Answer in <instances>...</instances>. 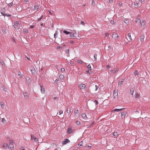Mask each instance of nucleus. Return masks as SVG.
Listing matches in <instances>:
<instances>
[{"label":"nucleus","instance_id":"79ce46f5","mask_svg":"<svg viewBox=\"0 0 150 150\" xmlns=\"http://www.w3.org/2000/svg\"><path fill=\"white\" fill-rule=\"evenodd\" d=\"M13 4V2H11L8 4V6H12Z\"/></svg>","mask_w":150,"mask_h":150},{"label":"nucleus","instance_id":"49530a36","mask_svg":"<svg viewBox=\"0 0 150 150\" xmlns=\"http://www.w3.org/2000/svg\"><path fill=\"white\" fill-rule=\"evenodd\" d=\"M1 121H2V122L3 123H4V122H5L6 121L5 119L4 118L2 119Z\"/></svg>","mask_w":150,"mask_h":150},{"label":"nucleus","instance_id":"13d9d810","mask_svg":"<svg viewBox=\"0 0 150 150\" xmlns=\"http://www.w3.org/2000/svg\"><path fill=\"white\" fill-rule=\"evenodd\" d=\"M6 16H11V14H8V13H7L6 14Z\"/></svg>","mask_w":150,"mask_h":150},{"label":"nucleus","instance_id":"f3484780","mask_svg":"<svg viewBox=\"0 0 150 150\" xmlns=\"http://www.w3.org/2000/svg\"><path fill=\"white\" fill-rule=\"evenodd\" d=\"M127 113L126 112H122L121 113V117L122 118H125V115Z\"/></svg>","mask_w":150,"mask_h":150},{"label":"nucleus","instance_id":"f257e3e1","mask_svg":"<svg viewBox=\"0 0 150 150\" xmlns=\"http://www.w3.org/2000/svg\"><path fill=\"white\" fill-rule=\"evenodd\" d=\"M71 32H70V36L71 38H76V33L75 30H72Z\"/></svg>","mask_w":150,"mask_h":150},{"label":"nucleus","instance_id":"20e7f679","mask_svg":"<svg viewBox=\"0 0 150 150\" xmlns=\"http://www.w3.org/2000/svg\"><path fill=\"white\" fill-rule=\"evenodd\" d=\"M113 95L115 98H118V90H115L113 92Z\"/></svg>","mask_w":150,"mask_h":150},{"label":"nucleus","instance_id":"72a5a7b5","mask_svg":"<svg viewBox=\"0 0 150 150\" xmlns=\"http://www.w3.org/2000/svg\"><path fill=\"white\" fill-rule=\"evenodd\" d=\"M59 78L62 79L64 78V76L62 75L61 74L59 76Z\"/></svg>","mask_w":150,"mask_h":150},{"label":"nucleus","instance_id":"ea45409f","mask_svg":"<svg viewBox=\"0 0 150 150\" xmlns=\"http://www.w3.org/2000/svg\"><path fill=\"white\" fill-rule=\"evenodd\" d=\"M92 4L93 6H95V1L94 0L92 1Z\"/></svg>","mask_w":150,"mask_h":150},{"label":"nucleus","instance_id":"7c9ffc66","mask_svg":"<svg viewBox=\"0 0 150 150\" xmlns=\"http://www.w3.org/2000/svg\"><path fill=\"white\" fill-rule=\"evenodd\" d=\"M75 123L76 125H79L81 124L80 122L78 120H76L75 122Z\"/></svg>","mask_w":150,"mask_h":150},{"label":"nucleus","instance_id":"2eb2a0df","mask_svg":"<svg viewBox=\"0 0 150 150\" xmlns=\"http://www.w3.org/2000/svg\"><path fill=\"white\" fill-rule=\"evenodd\" d=\"M82 117L85 120H86L88 118L86 114L84 113L82 114Z\"/></svg>","mask_w":150,"mask_h":150},{"label":"nucleus","instance_id":"c9c22d12","mask_svg":"<svg viewBox=\"0 0 150 150\" xmlns=\"http://www.w3.org/2000/svg\"><path fill=\"white\" fill-rule=\"evenodd\" d=\"M124 22L126 24H128L129 23L128 21L126 19H125L124 20Z\"/></svg>","mask_w":150,"mask_h":150},{"label":"nucleus","instance_id":"a211bd4d","mask_svg":"<svg viewBox=\"0 0 150 150\" xmlns=\"http://www.w3.org/2000/svg\"><path fill=\"white\" fill-rule=\"evenodd\" d=\"M67 112L68 114V115H69L70 116H71V115H70V114L71 113V110L70 108H67Z\"/></svg>","mask_w":150,"mask_h":150},{"label":"nucleus","instance_id":"cd10ccee","mask_svg":"<svg viewBox=\"0 0 150 150\" xmlns=\"http://www.w3.org/2000/svg\"><path fill=\"white\" fill-rule=\"evenodd\" d=\"M2 145L3 147L5 148L8 145L7 143H4V144H2Z\"/></svg>","mask_w":150,"mask_h":150},{"label":"nucleus","instance_id":"3c124183","mask_svg":"<svg viewBox=\"0 0 150 150\" xmlns=\"http://www.w3.org/2000/svg\"><path fill=\"white\" fill-rule=\"evenodd\" d=\"M94 123V121H92L91 122V125H90V127H90L92 125H93Z\"/></svg>","mask_w":150,"mask_h":150},{"label":"nucleus","instance_id":"bb28decb","mask_svg":"<svg viewBox=\"0 0 150 150\" xmlns=\"http://www.w3.org/2000/svg\"><path fill=\"white\" fill-rule=\"evenodd\" d=\"M0 104L1 107L2 108H4V104L3 102H1L0 103Z\"/></svg>","mask_w":150,"mask_h":150},{"label":"nucleus","instance_id":"a19ab883","mask_svg":"<svg viewBox=\"0 0 150 150\" xmlns=\"http://www.w3.org/2000/svg\"><path fill=\"white\" fill-rule=\"evenodd\" d=\"M43 17V16L42 15L40 18H38V21H40L42 18Z\"/></svg>","mask_w":150,"mask_h":150},{"label":"nucleus","instance_id":"5fc2aeb1","mask_svg":"<svg viewBox=\"0 0 150 150\" xmlns=\"http://www.w3.org/2000/svg\"><path fill=\"white\" fill-rule=\"evenodd\" d=\"M111 24H114L115 23V22L114 21H111Z\"/></svg>","mask_w":150,"mask_h":150},{"label":"nucleus","instance_id":"4c0bfd02","mask_svg":"<svg viewBox=\"0 0 150 150\" xmlns=\"http://www.w3.org/2000/svg\"><path fill=\"white\" fill-rule=\"evenodd\" d=\"M69 49H68L67 51L66 55L67 56H69Z\"/></svg>","mask_w":150,"mask_h":150},{"label":"nucleus","instance_id":"473e14b6","mask_svg":"<svg viewBox=\"0 0 150 150\" xmlns=\"http://www.w3.org/2000/svg\"><path fill=\"white\" fill-rule=\"evenodd\" d=\"M63 32L64 33L66 34L67 35H68V34H70L69 32L67 31V30H64L63 31Z\"/></svg>","mask_w":150,"mask_h":150},{"label":"nucleus","instance_id":"8fccbe9b","mask_svg":"<svg viewBox=\"0 0 150 150\" xmlns=\"http://www.w3.org/2000/svg\"><path fill=\"white\" fill-rule=\"evenodd\" d=\"M117 69H115L114 70H113V73H117Z\"/></svg>","mask_w":150,"mask_h":150},{"label":"nucleus","instance_id":"4d7b16f0","mask_svg":"<svg viewBox=\"0 0 150 150\" xmlns=\"http://www.w3.org/2000/svg\"><path fill=\"white\" fill-rule=\"evenodd\" d=\"M1 13L3 16H5L6 15V14L5 13H3V12H1Z\"/></svg>","mask_w":150,"mask_h":150},{"label":"nucleus","instance_id":"e433bc0d","mask_svg":"<svg viewBox=\"0 0 150 150\" xmlns=\"http://www.w3.org/2000/svg\"><path fill=\"white\" fill-rule=\"evenodd\" d=\"M23 30V32L25 33H28V30L26 29H24Z\"/></svg>","mask_w":150,"mask_h":150},{"label":"nucleus","instance_id":"f8f14e48","mask_svg":"<svg viewBox=\"0 0 150 150\" xmlns=\"http://www.w3.org/2000/svg\"><path fill=\"white\" fill-rule=\"evenodd\" d=\"M112 37L115 39H117L118 37V35L117 34L114 33L112 34Z\"/></svg>","mask_w":150,"mask_h":150},{"label":"nucleus","instance_id":"6e6552de","mask_svg":"<svg viewBox=\"0 0 150 150\" xmlns=\"http://www.w3.org/2000/svg\"><path fill=\"white\" fill-rule=\"evenodd\" d=\"M18 25L19 22L18 21H16L14 23L13 26L14 27L15 29H18Z\"/></svg>","mask_w":150,"mask_h":150},{"label":"nucleus","instance_id":"1a4fd4ad","mask_svg":"<svg viewBox=\"0 0 150 150\" xmlns=\"http://www.w3.org/2000/svg\"><path fill=\"white\" fill-rule=\"evenodd\" d=\"M69 142L70 141L68 139H64V141L62 142V143L63 145H65Z\"/></svg>","mask_w":150,"mask_h":150},{"label":"nucleus","instance_id":"774afa93","mask_svg":"<svg viewBox=\"0 0 150 150\" xmlns=\"http://www.w3.org/2000/svg\"><path fill=\"white\" fill-rule=\"evenodd\" d=\"M61 48V47H60V46H58L57 47V49H60V48Z\"/></svg>","mask_w":150,"mask_h":150},{"label":"nucleus","instance_id":"2f4dec72","mask_svg":"<svg viewBox=\"0 0 150 150\" xmlns=\"http://www.w3.org/2000/svg\"><path fill=\"white\" fill-rule=\"evenodd\" d=\"M135 97L136 98H138L139 97V95L137 93L135 95Z\"/></svg>","mask_w":150,"mask_h":150},{"label":"nucleus","instance_id":"69168bd1","mask_svg":"<svg viewBox=\"0 0 150 150\" xmlns=\"http://www.w3.org/2000/svg\"><path fill=\"white\" fill-rule=\"evenodd\" d=\"M5 10V9L4 8V9H1V12H2L3 11H4V10Z\"/></svg>","mask_w":150,"mask_h":150},{"label":"nucleus","instance_id":"423d86ee","mask_svg":"<svg viewBox=\"0 0 150 150\" xmlns=\"http://www.w3.org/2000/svg\"><path fill=\"white\" fill-rule=\"evenodd\" d=\"M31 139H33L35 142H38V139L36 137H35L34 135L31 134Z\"/></svg>","mask_w":150,"mask_h":150},{"label":"nucleus","instance_id":"c756f323","mask_svg":"<svg viewBox=\"0 0 150 150\" xmlns=\"http://www.w3.org/2000/svg\"><path fill=\"white\" fill-rule=\"evenodd\" d=\"M96 57H97L96 54H94V56H93V58H93L94 59L93 61H94V62H96V60H97Z\"/></svg>","mask_w":150,"mask_h":150},{"label":"nucleus","instance_id":"0eeeda50","mask_svg":"<svg viewBox=\"0 0 150 150\" xmlns=\"http://www.w3.org/2000/svg\"><path fill=\"white\" fill-rule=\"evenodd\" d=\"M79 88L81 89H84L85 88L86 86L83 84H81L79 85Z\"/></svg>","mask_w":150,"mask_h":150},{"label":"nucleus","instance_id":"aec40b11","mask_svg":"<svg viewBox=\"0 0 150 150\" xmlns=\"http://www.w3.org/2000/svg\"><path fill=\"white\" fill-rule=\"evenodd\" d=\"M77 62L79 64H81L83 63V65H84L85 64H86L85 63H84V62H83V61L82 60H77Z\"/></svg>","mask_w":150,"mask_h":150},{"label":"nucleus","instance_id":"5701e85b","mask_svg":"<svg viewBox=\"0 0 150 150\" xmlns=\"http://www.w3.org/2000/svg\"><path fill=\"white\" fill-rule=\"evenodd\" d=\"M134 91V89L133 88H132L130 90V93L132 96L133 95Z\"/></svg>","mask_w":150,"mask_h":150},{"label":"nucleus","instance_id":"338daca9","mask_svg":"<svg viewBox=\"0 0 150 150\" xmlns=\"http://www.w3.org/2000/svg\"><path fill=\"white\" fill-rule=\"evenodd\" d=\"M59 81V79H56V80H55V81L56 82H58V81Z\"/></svg>","mask_w":150,"mask_h":150},{"label":"nucleus","instance_id":"6e6d98bb","mask_svg":"<svg viewBox=\"0 0 150 150\" xmlns=\"http://www.w3.org/2000/svg\"><path fill=\"white\" fill-rule=\"evenodd\" d=\"M109 2L110 4L112 3L113 2L112 0H109Z\"/></svg>","mask_w":150,"mask_h":150},{"label":"nucleus","instance_id":"4468645a","mask_svg":"<svg viewBox=\"0 0 150 150\" xmlns=\"http://www.w3.org/2000/svg\"><path fill=\"white\" fill-rule=\"evenodd\" d=\"M67 132L68 134H71L73 132L72 128L69 127L68 129Z\"/></svg>","mask_w":150,"mask_h":150},{"label":"nucleus","instance_id":"09e8293b","mask_svg":"<svg viewBox=\"0 0 150 150\" xmlns=\"http://www.w3.org/2000/svg\"><path fill=\"white\" fill-rule=\"evenodd\" d=\"M95 87H96V89H95V90L96 91H97L98 89V86L97 85H96L95 86Z\"/></svg>","mask_w":150,"mask_h":150},{"label":"nucleus","instance_id":"bf43d9fd","mask_svg":"<svg viewBox=\"0 0 150 150\" xmlns=\"http://www.w3.org/2000/svg\"><path fill=\"white\" fill-rule=\"evenodd\" d=\"M21 150H25V148L23 147H21Z\"/></svg>","mask_w":150,"mask_h":150},{"label":"nucleus","instance_id":"f704fd0d","mask_svg":"<svg viewBox=\"0 0 150 150\" xmlns=\"http://www.w3.org/2000/svg\"><path fill=\"white\" fill-rule=\"evenodd\" d=\"M26 81H28V82H30V81H31L30 79V78L29 77H27L26 78Z\"/></svg>","mask_w":150,"mask_h":150},{"label":"nucleus","instance_id":"393cba45","mask_svg":"<svg viewBox=\"0 0 150 150\" xmlns=\"http://www.w3.org/2000/svg\"><path fill=\"white\" fill-rule=\"evenodd\" d=\"M144 36L143 35L140 36V40L141 42H143L144 41Z\"/></svg>","mask_w":150,"mask_h":150},{"label":"nucleus","instance_id":"6ab92c4d","mask_svg":"<svg viewBox=\"0 0 150 150\" xmlns=\"http://www.w3.org/2000/svg\"><path fill=\"white\" fill-rule=\"evenodd\" d=\"M113 135L115 137V138H117L118 135V134L117 132H114L113 134Z\"/></svg>","mask_w":150,"mask_h":150},{"label":"nucleus","instance_id":"b1692460","mask_svg":"<svg viewBox=\"0 0 150 150\" xmlns=\"http://www.w3.org/2000/svg\"><path fill=\"white\" fill-rule=\"evenodd\" d=\"M41 87V91L42 93H43L45 92V89L42 87V86L40 85Z\"/></svg>","mask_w":150,"mask_h":150},{"label":"nucleus","instance_id":"9b49d317","mask_svg":"<svg viewBox=\"0 0 150 150\" xmlns=\"http://www.w3.org/2000/svg\"><path fill=\"white\" fill-rule=\"evenodd\" d=\"M125 79H120L118 83V86L120 87H121L122 85V83L124 81Z\"/></svg>","mask_w":150,"mask_h":150},{"label":"nucleus","instance_id":"a878e982","mask_svg":"<svg viewBox=\"0 0 150 150\" xmlns=\"http://www.w3.org/2000/svg\"><path fill=\"white\" fill-rule=\"evenodd\" d=\"M38 8L39 6L38 5H36L34 6L33 10L35 11L36 10L37 11V10L38 9Z\"/></svg>","mask_w":150,"mask_h":150},{"label":"nucleus","instance_id":"412c9836","mask_svg":"<svg viewBox=\"0 0 150 150\" xmlns=\"http://www.w3.org/2000/svg\"><path fill=\"white\" fill-rule=\"evenodd\" d=\"M74 113L76 115H77V116H79V110H75L74 111Z\"/></svg>","mask_w":150,"mask_h":150},{"label":"nucleus","instance_id":"864d4df0","mask_svg":"<svg viewBox=\"0 0 150 150\" xmlns=\"http://www.w3.org/2000/svg\"><path fill=\"white\" fill-rule=\"evenodd\" d=\"M134 5H135V6H137L136 7V8H137L138 7V3H135L134 4Z\"/></svg>","mask_w":150,"mask_h":150},{"label":"nucleus","instance_id":"c85d7f7f","mask_svg":"<svg viewBox=\"0 0 150 150\" xmlns=\"http://www.w3.org/2000/svg\"><path fill=\"white\" fill-rule=\"evenodd\" d=\"M18 75L19 76V77L21 78L23 76V75L21 74V72L20 71H18Z\"/></svg>","mask_w":150,"mask_h":150},{"label":"nucleus","instance_id":"37998d69","mask_svg":"<svg viewBox=\"0 0 150 150\" xmlns=\"http://www.w3.org/2000/svg\"><path fill=\"white\" fill-rule=\"evenodd\" d=\"M140 22L141 21H140V20L139 19H138H138L137 18V19L136 20V22L137 23L138 22V23H140Z\"/></svg>","mask_w":150,"mask_h":150},{"label":"nucleus","instance_id":"a18cd8bd","mask_svg":"<svg viewBox=\"0 0 150 150\" xmlns=\"http://www.w3.org/2000/svg\"><path fill=\"white\" fill-rule=\"evenodd\" d=\"M80 24L81 25H85V23L83 21H81V23H80Z\"/></svg>","mask_w":150,"mask_h":150},{"label":"nucleus","instance_id":"680f3d73","mask_svg":"<svg viewBox=\"0 0 150 150\" xmlns=\"http://www.w3.org/2000/svg\"><path fill=\"white\" fill-rule=\"evenodd\" d=\"M1 64L2 65H4V63L3 62H1Z\"/></svg>","mask_w":150,"mask_h":150},{"label":"nucleus","instance_id":"4be33fe9","mask_svg":"<svg viewBox=\"0 0 150 150\" xmlns=\"http://www.w3.org/2000/svg\"><path fill=\"white\" fill-rule=\"evenodd\" d=\"M140 22L142 27H143L145 25V21L143 20L142 21V22Z\"/></svg>","mask_w":150,"mask_h":150},{"label":"nucleus","instance_id":"7ed1b4c3","mask_svg":"<svg viewBox=\"0 0 150 150\" xmlns=\"http://www.w3.org/2000/svg\"><path fill=\"white\" fill-rule=\"evenodd\" d=\"M9 146H8V148L11 150H12L13 148V142L12 140H9Z\"/></svg>","mask_w":150,"mask_h":150},{"label":"nucleus","instance_id":"e2e57ef3","mask_svg":"<svg viewBox=\"0 0 150 150\" xmlns=\"http://www.w3.org/2000/svg\"><path fill=\"white\" fill-rule=\"evenodd\" d=\"M34 27V26L33 25H31L30 26V28L31 29L33 28Z\"/></svg>","mask_w":150,"mask_h":150},{"label":"nucleus","instance_id":"9d476101","mask_svg":"<svg viewBox=\"0 0 150 150\" xmlns=\"http://www.w3.org/2000/svg\"><path fill=\"white\" fill-rule=\"evenodd\" d=\"M88 70L86 71V72L87 73H88L90 74H91L92 73V71H91V66H88Z\"/></svg>","mask_w":150,"mask_h":150},{"label":"nucleus","instance_id":"052dcab7","mask_svg":"<svg viewBox=\"0 0 150 150\" xmlns=\"http://www.w3.org/2000/svg\"><path fill=\"white\" fill-rule=\"evenodd\" d=\"M109 35V34L108 33H105V35L106 36H108Z\"/></svg>","mask_w":150,"mask_h":150},{"label":"nucleus","instance_id":"39448f33","mask_svg":"<svg viewBox=\"0 0 150 150\" xmlns=\"http://www.w3.org/2000/svg\"><path fill=\"white\" fill-rule=\"evenodd\" d=\"M30 69L32 74H34L36 72V70L34 68V66H30Z\"/></svg>","mask_w":150,"mask_h":150},{"label":"nucleus","instance_id":"c03bdc74","mask_svg":"<svg viewBox=\"0 0 150 150\" xmlns=\"http://www.w3.org/2000/svg\"><path fill=\"white\" fill-rule=\"evenodd\" d=\"M65 69L64 68H61V71L62 72H63L65 71Z\"/></svg>","mask_w":150,"mask_h":150},{"label":"nucleus","instance_id":"f03ea898","mask_svg":"<svg viewBox=\"0 0 150 150\" xmlns=\"http://www.w3.org/2000/svg\"><path fill=\"white\" fill-rule=\"evenodd\" d=\"M23 94L24 99L25 100H28L29 98V94L28 92L27 91H24L23 92Z\"/></svg>","mask_w":150,"mask_h":150},{"label":"nucleus","instance_id":"0e129e2a","mask_svg":"<svg viewBox=\"0 0 150 150\" xmlns=\"http://www.w3.org/2000/svg\"><path fill=\"white\" fill-rule=\"evenodd\" d=\"M87 147L89 149H90L91 148V146L88 145L87 146Z\"/></svg>","mask_w":150,"mask_h":150},{"label":"nucleus","instance_id":"ddd939ff","mask_svg":"<svg viewBox=\"0 0 150 150\" xmlns=\"http://www.w3.org/2000/svg\"><path fill=\"white\" fill-rule=\"evenodd\" d=\"M123 109V108H121V109H115L114 110H113L112 111V112H120V111L122 110Z\"/></svg>","mask_w":150,"mask_h":150},{"label":"nucleus","instance_id":"603ef678","mask_svg":"<svg viewBox=\"0 0 150 150\" xmlns=\"http://www.w3.org/2000/svg\"><path fill=\"white\" fill-rule=\"evenodd\" d=\"M57 35V33L56 32L54 34V38H56V36Z\"/></svg>","mask_w":150,"mask_h":150},{"label":"nucleus","instance_id":"58836bf2","mask_svg":"<svg viewBox=\"0 0 150 150\" xmlns=\"http://www.w3.org/2000/svg\"><path fill=\"white\" fill-rule=\"evenodd\" d=\"M138 74H139V72L137 70H136L135 71L134 74L135 75H138Z\"/></svg>","mask_w":150,"mask_h":150},{"label":"nucleus","instance_id":"dca6fc26","mask_svg":"<svg viewBox=\"0 0 150 150\" xmlns=\"http://www.w3.org/2000/svg\"><path fill=\"white\" fill-rule=\"evenodd\" d=\"M128 38H127V39L128 41H130L132 40V38L131 36L130 33H128L127 35Z\"/></svg>","mask_w":150,"mask_h":150},{"label":"nucleus","instance_id":"de8ad7c7","mask_svg":"<svg viewBox=\"0 0 150 150\" xmlns=\"http://www.w3.org/2000/svg\"><path fill=\"white\" fill-rule=\"evenodd\" d=\"M59 115H60L61 114H62L63 113V111L61 110H60L59 111Z\"/></svg>","mask_w":150,"mask_h":150}]
</instances>
